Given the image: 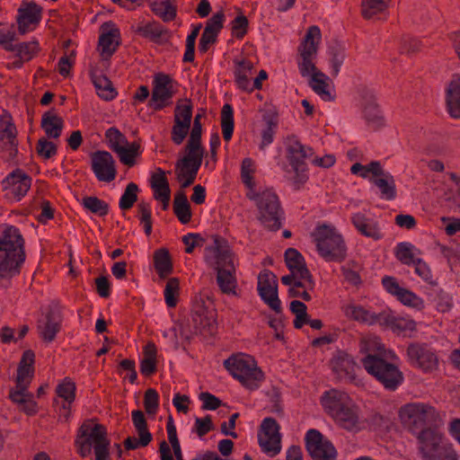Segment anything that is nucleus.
<instances>
[{"label":"nucleus","instance_id":"21","mask_svg":"<svg viewBox=\"0 0 460 460\" xmlns=\"http://www.w3.org/2000/svg\"><path fill=\"white\" fill-rule=\"evenodd\" d=\"M446 106L449 115L460 119V74H453L446 88Z\"/></svg>","mask_w":460,"mask_h":460},{"label":"nucleus","instance_id":"40","mask_svg":"<svg viewBox=\"0 0 460 460\" xmlns=\"http://www.w3.org/2000/svg\"><path fill=\"white\" fill-rule=\"evenodd\" d=\"M93 84L99 91V95L105 100H111L116 95L115 89L109 78L104 75H95L93 77Z\"/></svg>","mask_w":460,"mask_h":460},{"label":"nucleus","instance_id":"11","mask_svg":"<svg viewBox=\"0 0 460 460\" xmlns=\"http://www.w3.org/2000/svg\"><path fill=\"white\" fill-rule=\"evenodd\" d=\"M258 291L261 299L277 314L281 312L278 296L277 277L270 270H263L258 277Z\"/></svg>","mask_w":460,"mask_h":460},{"label":"nucleus","instance_id":"15","mask_svg":"<svg viewBox=\"0 0 460 460\" xmlns=\"http://www.w3.org/2000/svg\"><path fill=\"white\" fill-rule=\"evenodd\" d=\"M92 169L101 181L110 182L115 179L116 167L112 155L107 151H96L91 155Z\"/></svg>","mask_w":460,"mask_h":460},{"label":"nucleus","instance_id":"13","mask_svg":"<svg viewBox=\"0 0 460 460\" xmlns=\"http://www.w3.org/2000/svg\"><path fill=\"white\" fill-rule=\"evenodd\" d=\"M306 448L314 460H334L336 456L334 447L315 429L306 434Z\"/></svg>","mask_w":460,"mask_h":460},{"label":"nucleus","instance_id":"53","mask_svg":"<svg viewBox=\"0 0 460 460\" xmlns=\"http://www.w3.org/2000/svg\"><path fill=\"white\" fill-rule=\"evenodd\" d=\"M106 138L109 141L111 148L116 153L119 148L128 146V140L117 128H111L106 131Z\"/></svg>","mask_w":460,"mask_h":460},{"label":"nucleus","instance_id":"62","mask_svg":"<svg viewBox=\"0 0 460 460\" xmlns=\"http://www.w3.org/2000/svg\"><path fill=\"white\" fill-rule=\"evenodd\" d=\"M145 410L148 414H155L158 408V394L155 389H147L144 396Z\"/></svg>","mask_w":460,"mask_h":460},{"label":"nucleus","instance_id":"50","mask_svg":"<svg viewBox=\"0 0 460 460\" xmlns=\"http://www.w3.org/2000/svg\"><path fill=\"white\" fill-rule=\"evenodd\" d=\"M352 222L357 229L364 235L371 237L375 240L380 238V234L375 226L367 224L363 216L356 215L352 218Z\"/></svg>","mask_w":460,"mask_h":460},{"label":"nucleus","instance_id":"61","mask_svg":"<svg viewBox=\"0 0 460 460\" xmlns=\"http://www.w3.org/2000/svg\"><path fill=\"white\" fill-rule=\"evenodd\" d=\"M224 17L225 15L222 11L215 13L211 18L208 20L204 31L217 36L223 28Z\"/></svg>","mask_w":460,"mask_h":460},{"label":"nucleus","instance_id":"38","mask_svg":"<svg viewBox=\"0 0 460 460\" xmlns=\"http://www.w3.org/2000/svg\"><path fill=\"white\" fill-rule=\"evenodd\" d=\"M235 81L238 87L244 91L252 92L253 88H249V75L252 74L253 66L251 62L245 60L236 62Z\"/></svg>","mask_w":460,"mask_h":460},{"label":"nucleus","instance_id":"5","mask_svg":"<svg viewBox=\"0 0 460 460\" xmlns=\"http://www.w3.org/2000/svg\"><path fill=\"white\" fill-rule=\"evenodd\" d=\"M319 253L328 261H341L345 258L346 248L341 234L328 225L319 226L314 233Z\"/></svg>","mask_w":460,"mask_h":460},{"label":"nucleus","instance_id":"46","mask_svg":"<svg viewBox=\"0 0 460 460\" xmlns=\"http://www.w3.org/2000/svg\"><path fill=\"white\" fill-rule=\"evenodd\" d=\"M192 118V106L190 100L179 101L174 111V122H181L190 127Z\"/></svg>","mask_w":460,"mask_h":460},{"label":"nucleus","instance_id":"48","mask_svg":"<svg viewBox=\"0 0 460 460\" xmlns=\"http://www.w3.org/2000/svg\"><path fill=\"white\" fill-rule=\"evenodd\" d=\"M56 393L71 404L75 399V384L66 377L57 386Z\"/></svg>","mask_w":460,"mask_h":460},{"label":"nucleus","instance_id":"31","mask_svg":"<svg viewBox=\"0 0 460 460\" xmlns=\"http://www.w3.org/2000/svg\"><path fill=\"white\" fill-rule=\"evenodd\" d=\"M10 399L14 403L19 404L22 408V411L25 412L27 415H34L38 411V404L33 400V394L26 391H10L9 394Z\"/></svg>","mask_w":460,"mask_h":460},{"label":"nucleus","instance_id":"39","mask_svg":"<svg viewBox=\"0 0 460 460\" xmlns=\"http://www.w3.org/2000/svg\"><path fill=\"white\" fill-rule=\"evenodd\" d=\"M390 0H362L361 14L365 19H371L374 16L384 13L388 7Z\"/></svg>","mask_w":460,"mask_h":460},{"label":"nucleus","instance_id":"18","mask_svg":"<svg viewBox=\"0 0 460 460\" xmlns=\"http://www.w3.org/2000/svg\"><path fill=\"white\" fill-rule=\"evenodd\" d=\"M31 184V178L21 169L12 172L3 181L4 190H9L18 199L28 192Z\"/></svg>","mask_w":460,"mask_h":460},{"label":"nucleus","instance_id":"29","mask_svg":"<svg viewBox=\"0 0 460 460\" xmlns=\"http://www.w3.org/2000/svg\"><path fill=\"white\" fill-rule=\"evenodd\" d=\"M119 31L118 29H111L100 36L99 48L104 59H108L114 53L119 44Z\"/></svg>","mask_w":460,"mask_h":460},{"label":"nucleus","instance_id":"28","mask_svg":"<svg viewBox=\"0 0 460 460\" xmlns=\"http://www.w3.org/2000/svg\"><path fill=\"white\" fill-rule=\"evenodd\" d=\"M345 314L354 321L361 322L368 325L376 323L380 324L381 321V313L377 314H371L362 306H356L354 305H349L345 307Z\"/></svg>","mask_w":460,"mask_h":460},{"label":"nucleus","instance_id":"12","mask_svg":"<svg viewBox=\"0 0 460 460\" xmlns=\"http://www.w3.org/2000/svg\"><path fill=\"white\" fill-rule=\"evenodd\" d=\"M279 426L273 418H266L261 425L259 444L264 452L277 455L280 452Z\"/></svg>","mask_w":460,"mask_h":460},{"label":"nucleus","instance_id":"52","mask_svg":"<svg viewBox=\"0 0 460 460\" xmlns=\"http://www.w3.org/2000/svg\"><path fill=\"white\" fill-rule=\"evenodd\" d=\"M83 205L92 213L99 216H105L108 213L109 206L97 197H85L83 199Z\"/></svg>","mask_w":460,"mask_h":460},{"label":"nucleus","instance_id":"45","mask_svg":"<svg viewBox=\"0 0 460 460\" xmlns=\"http://www.w3.org/2000/svg\"><path fill=\"white\" fill-rule=\"evenodd\" d=\"M180 295V282L177 278H171L167 280L164 288V298L167 306L175 307Z\"/></svg>","mask_w":460,"mask_h":460},{"label":"nucleus","instance_id":"36","mask_svg":"<svg viewBox=\"0 0 460 460\" xmlns=\"http://www.w3.org/2000/svg\"><path fill=\"white\" fill-rule=\"evenodd\" d=\"M150 183L151 188L154 190V198L155 199L171 195L169 182L164 170L160 168L157 169V171L152 174Z\"/></svg>","mask_w":460,"mask_h":460},{"label":"nucleus","instance_id":"43","mask_svg":"<svg viewBox=\"0 0 460 460\" xmlns=\"http://www.w3.org/2000/svg\"><path fill=\"white\" fill-rule=\"evenodd\" d=\"M137 32L155 42H158L163 35L167 34V31L156 22H148L145 26L138 27Z\"/></svg>","mask_w":460,"mask_h":460},{"label":"nucleus","instance_id":"24","mask_svg":"<svg viewBox=\"0 0 460 460\" xmlns=\"http://www.w3.org/2000/svg\"><path fill=\"white\" fill-rule=\"evenodd\" d=\"M418 438L421 444L420 449L425 458L438 448L444 447L441 436L431 427L420 431Z\"/></svg>","mask_w":460,"mask_h":460},{"label":"nucleus","instance_id":"63","mask_svg":"<svg viewBox=\"0 0 460 460\" xmlns=\"http://www.w3.org/2000/svg\"><path fill=\"white\" fill-rule=\"evenodd\" d=\"M212 429H214V425L210 416L208 415L205 418L196 419L194 431L199 438L205 436Z\"/></svg>","mask_w":460,"mask_h":460},{"label":"nucleus","instance_id":"59","mask_svg":"<svg viewBox=\"0 0 460 460\" xmlns=\"http://www.w3.org/2000/svg\"><path fill=\"white\" fill-rule=\"evenodd\" d=\"M132 421L137 435L152 437L147 428V422L143 411L137 410L132 411Z\"/></svg>","mask_w":460,"mask_h":460},{"label":"nucleus","instance_id":"37","mask_svg":"<svg viewBox=\"0 0 460 460\" xmlns=\"http://www.w3.org/2000/svg\"><path fill=\"white\" fill-rule=\"evenodd\" d=\"M173 211L182 224H187L191 219L190 206L187 196L183 191H179L174 196Z\"/></svg>","mask_w":460,"mask_h":460},{"label":"nucleus","instance_id":"56","mask_svg":"<svg viewBox=\"0 0 460 460\" xmlns=\"http://www.w3.org/2000/svg\"><path fill=\"white\" fill-rule=\"evenodd\" d=\"M201 132L202 127H192L190 138L185 146V150H192L204 154V150L201 146Z\"/></svg>","mask_w":460,"mask_h":460},{"label":"nucleus","instance_id":"9","mask_svg":"<svg viewBox=\"0 0 460 460\" xmlns=\"http://www.w3.org/2000/svg\"><path fill=\"white\" fill-rule=\"evenodd\" d=\"M18 131L12 116L4 112L0 116V157L13 161L18 154Z\"/></svg>","mask_w":460,"mask_h":460},{"label":"nucleus","instance_id":"64","mask_svg":"<svg viewBox=\"0 0 460 460\" xmlns=\"http://www.w3.org/2000/svg\"><path fill=\"white\" fill-rule=\"evenodd\" d=\"M39 51V44L37 41L22 43L18 45V56L25 60H30L32 56Z\"/></svg>","mask_w":460,"mask_h":460},{"label":"nucleus","instance_id":"8","mask_svg":"<svg viewBox=\"0 0 460 460\" xmlns=\"http://www.w3.org/2000/svg\"><path fill=\"white\" fill-rule=\"evenodd\" d=\"M250 199L257 200L261 223L270 230H279L281 226L280 205L277 195L266 190L261 194L251 196Z\"/></svg>","mask_w":460,"mask_h":460},{"label":"nucleus","instance_id":"19","mask_svg":"<svg viewBox=\"0 0 460 460\" xmlns=\"http://www.w3.org/2000/svg\"><path fill=\"white\" fill-rule=\"evenodd\" d=\"M332 368L340 378H347L356 385L361 384V380L358 379L356 375V369L359 370V367L348 354L338 353L332 359Z\"/></svg>","mask_w":460,"mask_h":460},{"label":"nucleus","instance_id":"33","mask_svg":"<svg viewBox=\"0 0 460 460\" xmlns=\"http://www.w3.org/2000/svg\"><path fill=\"white\" fill-rule=\"evenodd\" d=\"M192 323L197 332L205 333L211 332L215 318L211 312L203 306H199L192 314Z\"/></svg>","mask_w":460,"mask_h":460},{"label":"nucleus","instance_id":"17","mask_svg":"<svg viewBox=\"0 0 460 460\" xmlns=\"http://www.w3.org/2000/svg\"><path fill=\"white\" fill-rule=\"evenodd\" d=\"M18 13V31L21 34H25L30 30L31 25L36 26L40 22L42 8L34 2L23 3Z\"/></svg>","mask_w":460,"mask_h":460},{"label":"nucleus","instance_id":"42","mask_svg":"<svg viewBox=\"0 0 460 460\" xmlns=\"http://www.w3.org/2000/svg\"><path fill=\"white\" fill-rule=\"evenodd\" d=\"M139 148L140 145L137 142L128 143V146H125V147L119 148L116 154L122 164L131 167L136 164V157L138 155Z\"/></svg>","mask_w":460,"mask_h":460},{"label":"nucleus","instance_id":"32","mask_svg":"<svg viewBox=\"0 0 460 460\" xmlns=\"http://www.w3.org/2000/svg\"><path fill=\"white\" fill-rule=\"evenodd\" d=\"M380 325L388 327L394 332H402L406 331H414L416 323L414 321L402 317H395L391 314L381 313Z\"/></svg>","mask_w":460,"mask_h":460},{"label":"nucleus","instance_id":"14","mask_svg":"<svg viewBox=\"0 0 460 460\" xmlns=\"http://www.w3.org/2000/svg\"><path fill=\"white\" fill-rule=\"evenodd\" d=\"M213 240L214 245L207 247L206 250L213 253V266L215 270H230L233 271V269H235L234 252L228 242L218 235H214Z\"/></svg>","mask_w":460,"mask_h":460},{"label":"nucleus","instance_id":"41","mask_svg":"<svg viewBox=\"0 0 460 460\" xmlns=\"http://www.w3.org/2000/svg\"><path fill=\"white\" fill-rule=\"evenodd\" d=\"M221 127L226 141L231 139L234 131V115L230 104H225L221 111Z\"/></svg>","mask_w":460,"mask_h":460},{"label":"nucleus","instance_id":"26","mask_svg":"<svg viewBox=\"0 0 460 460\" xmlns=\"http://www.w3.org/2000/svg\"><path fill=\"white\" fill-rule=\"evenodd\" d=\"M321 31L317 26H311L298 48L300 56L314 57L318 50Z\"/></svg>","mask_w":460,"mask_h":460},{"label":"nucleus","instance_id":"34","mask_svg":"<svg viewBox=\"0 0 460 460\" xmlns=\"http://www.w3.org/2000/svg\"><path fill=\"white\" fill-rule=\"evenodd\" d=\"M236 269L221 270L217 271V284L220 291L226 295H236L237 279Z\"/></svg>","mask_w":460,"mask_h":460},{"label":"nucleus","instance_id":"6","mask_svg":"<svg viewBox=\"0 0 460 460\" xmlns=\"http://www.w3.org/2000/svg\"><path fill=\"white\" fill-rule=\"evenodd\" d=\"M402 422L412 431L432 427L438 419L435 408L424 403H411L400 411Z\"/></svg>","mask_w":460,"mask_h":460},{"label":"nucleus","instance_id":"47","mask_svg":"<svg viewBox=\"0 0 460 460\" xmlns=\"http://www.w3.org/2000/svg\"><path fill=\"white\" fill-rule=\"evenodd\" d=\"M396 258L403 264H414L419 258H416L414 247L407 243H400L396 247Z\"/></svg>","mask_w":460,"mask_h":460},{"label":"nucleus","instance_id":"4","mask_svg":"<svg viewBox=\"0 0 460 460\" xmlns=\"http://www.w3.org/2000/svg\"><path fill=\"white\" fill-rule=\"evenodd\" d=\"M76 445L79 447L81 456L91 455L93 447L95 460L110 457V441L107 438L106 428L99 423L92 424L84 422L78 430Z\"/></svg>","mask_w":460,"mask_h":460},{"label":"nucleus","instance_id":"3","mask_svg":"<svg viewBox=\"0 0 460 460\" xmlns=\"http://www.w3.org/2000/svg\"><path fill=\"white\" fill-rule=\"evenodd\" d=\"M324 409L342 428L348 430L359 429L358 415L347 394L339 390L326 392L322 399Z\"/></svg>","mask_w":460,"mask_h":460},{"label":"nucleus","instance_id":"23","mask_svg":"<svg viewBox=\"0 0 460 460\" xmlns=\"http://www.w3.org/2000/svg\"><path fill=\"white\" fill-rule=\"evenodd\" d=\"M186 155L175 164V172L177 180L181 181L185 175H190L192 170H195V174L202 164L203 154L192 150H185Z\"/></svg>","mask_w":460,"mask_h":460},{"label":"nucleus","instance_id":"20","mask_svg":"<svg viewBox=\"0 0 460 460\" xmlns=\"http://www.w3.org/2000/svg\"><path fill=\"white\" fill-rule=\"evenodd\" d=\"M285 261L290 272L296 273L299 279H305L308 283L310 289L314 288L312 275L306 268L305 259L296 249L289 248L285 252Z\"/></svg>","mask_w":460,"mask_h":460},{"label":"nucleus","instance_id":"58","mask_svg":"<svg viewBox=\"0 0 460 460\" xmlns=\"http://www.w3.org/2000/svg\"><path fill=\"white\" fill-rule=\"evenodd\" d=\"M167 433L168 439L173 449V453L175 455L176 460H183L181 446L177 438L176 428L173 425L172 420L170 417L169 421L167 423Z\"/></svg>","mask_w":460,"mask_h":460},{"label":"nucleus","instance_id":"2","mask_svg":"<svg viewBox=\"0 0 460 460\" xmlns=\"http://www.w3.org/2000/svg\"><path fill=\"white\" fill-rule=\"evenodd\" d=\"M24 240L14 226H7L0 234V277L18 274L25 260Z\"/></svg>","mask_w":460,"mask_h":460},{"label":"nucleus","instance_id":"30","mask_svg":"<svg viewBox=\"0 0 460 460\" xmlns=\"http://www.w3.org/2000/svg\"><path fill=\"white\" fill-rule=\"evenodd\" d=\"M174 3L175 0H155L150 3V7L152 12L163 22H168L176 18L177 7Z\"/></svg>","mask_w":460,"mask_h":460},{"label":"nucleus","instance_id":"44","mask_svg":"<svg viewBox=\"0 0 460 460\" xmlns=\"http://www.w3.org/2000/svg\"><path fill=\"white\" fill-rule=\"evenodd\" d=\"M289 161L295 171L297 172L299 167L304 164L306 153L303 145L299 142H294L289 145L288 148Z\"/></svg>","mask_w":460,"mask_h":460},{"label":"nucleus","instance_id":"55","mask_svg":"<svg viewBox=\"0 0 460 460\" xmlns=\"http://www.w3.org/2000/svg\"><path fill=\"white\" fill-rule=\"evenodd\" d=\"M200 28L201 24L197 25L187 37L186 50L183 56L184 62H192L194 60L195 42L197 37L199 36Z\"/></svg>","mask_w":460,"mask_h":460},{"label":"nucleus","instance_id":"7","mask_svg":"<svg viewBox=\"0 0 460 460\" xmlns=\"http://www.w3.org/2000/svg\"><path fill=\"white\" fill-rule=\"evenodd\" d=\"M224 365L234 378L250 388L256 385L255 381H261L263 378L262 371L249 357L233 356L225 360Z\"/></svg>","mask_w":460,"mask_h":460},{"label":"nucleus","instance_id":"60","mask_svg":"<svg viewBox=\"0 0 460 460\" xmlns=\"http://www.w3.org/2000/svg\"><path fill=\"white\" fill-rule=\"evenodd\" d=\"M249 22L246 16L240 13L232 22V32L237 39H243L247 32Z\"/></svg>","mask_w":460,"mask_h":460},{"label":"nucleus","instance_id":"25","mask_svg":"<svg viewBox=\"0 0 460 460\" xmlns=\"http://www.w3.org/2000/svg\"><path fill=\"white\" fill-rule=\"evenodd\" d=\"M154 268L161 279H166L173 270L172 259L166 248H160L153 254Z\"/></svg>","mask_w":460,"mask_h":460},{"label":"nucleus","instance_id":"54","mask_svg":"<svg viewBox=\"0 0 460 460\" xmlns=\"http://www.w3.org/2000/svg\"><path fill=\"white\" fill-rule=\"evenodd\" d=\"M57 151L58 147L53 142L49 141L45 137H41L38 140L36 146V152L40 156L43 157L44 159L51 158L57 154Z\"/></svg>","mask_w":460,"mask_h":460},{"label":"nucleus","instance_id":"57","mask_svg":"<svg viewBox=\"0 0 460 460\" xmlns=\"http://www.w3.org/2000/svg\"><path fill=\"white\" fill-rule=\"evenodd\" d=\"M424 460H458V456L451 447L445 445L426 456Z\"/></svg>","mask_w":460,"mask_h":460},{"label":"nucleus","instance_id":"10","mask_svg":"<svg viewBox=\"0 0 460 460\" xmlns=\"http://www.w3.org/2000/svg\"><path fill=\"white\" fill-rule=\"evenodd\" d=\"M174 93L172 80L165 74L158 73L155 75L149 106L155 111H160L171 103Z\"/></svg>","mask_w":460,"mask_h":460},{"label":"nucleus","instance_id":"16","mask_svg":"<svg viewBox=\"0 0 460 460\" xmlns=\"http://www.w3.org/2000/svg\"><path fill=\"white\" fill-rule=\"evenodd\" d=\"M35 355L31 349L25 350L18 364L15 386L11 391H26L34 376Z\"/></svg>","mask_w":460,"mask_h":460},{"label":"nucleus","instance_id":"49","mask_svg":"<svg viewBox=\"0 0 460 460\" xmlns=\"http://www.w3.org/2000/svg\"><path fill=\"white\" fill-rule=\"evenodd\" d=\"M137 191L138 186L136 183H128L120 198L119 208L124 210L131 208L137 199Z\"/></svg>","mask_w":460,"mask_h":460},{"label":"nucleus","instance_id":"1","mask_svg":"<svg viewBox=\"0 0 460 460\" xmlns=\"http://www.w3.org/2000/svg\"><path fill=\"white\" fill-rule=\"evenodd\" d=\"M360 350L367 354L362 360L367 372L375 376L385 388L394 390L402 380V376L396 366L380 357L384 350L380 340L371 336L362 338Z\"/></svg>","mask_w":460,"mask_h":460},{"label":"nucleus","instance_id":"51","mask_svg":"<svg viewBox=\"0 0 460 460\" xmlns=\"http://www.w3.org/2000/svg\"><path fill=\"white\" fill-rule=\"evenodd\" d=\"M373 183L380 189L382 194L387 199L395 197V184L393 176L385 175V178H376L373 180Z\"/></svg>","mask_w":460,"mask_h":460},{"label":"nucleus","instance_id":"35","mask_svg":"<svg viewBox=\"0 0 460 460\" xmlns=\"http://www.w3.org/2000/svg\"><path fill=\"white\" fill-rule=\"evenodd\" d=\"M327 80V75L323 72L318 71L310 76L309 85L313 91L320 95L324 101H332L333 96L331 93L330 85Z\"/></svg>","mask_w":460,"mask_h":460},{"label":"nucleus","instance_id":"27","mask_svg":"<svg viewBox=\"0 0 460 460\" xmlns=\"http://www.w3.org/2000/svg\"><path fill=\"white\" fill-rule=\"evenodd\" d=\"M40 126L49 138L57 139L61 135L64 121L56 113L48 111L43 114Z\"/></svg>","mask_w":460,"mask_h":460},{"label":"nucleus","instance_id":"22","mask_svg":"<svg viewBox=\"0 0 460 460\" xmlns=\"http://www.w3.org/2000/svg\"><path fill=\"white\" fill-rule=\"evenodd\" d=\"M408 355L415 360L424 371H432L438 368V359L436 355L425 346L411 344L408 348Z\"/></svg>","mask_w":460,"mask_h":460}]
</instances>
